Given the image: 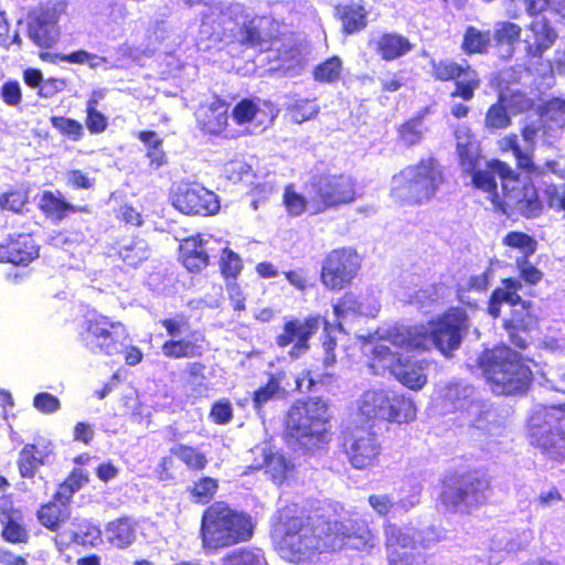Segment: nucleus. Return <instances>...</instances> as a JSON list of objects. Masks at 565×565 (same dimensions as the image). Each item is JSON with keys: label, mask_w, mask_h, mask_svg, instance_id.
I'll use <instances>...</instances> for the list:
<instances>
[{"label": "nucleus", "mask_w": 565, "mask_h": 565, "mask_svg": "<svg viewBox=\"0 0 565 565\" xmlns=\"http://www.w3.org/2000/svg\"><path fill=\"white\" fill-rule=\"evenodd\" d=\"M252 519L224 502L210 505L201 519L200 537L206 553L246 542L253 536Z\"/></svg>", "instance_id": "obj_4"}, {"label": "nucleus", "mask_w": 565, "mask_h": 565, "mask_svg": "<svg viewBox=\"0 0 565 565\" xmlns=\"http://www.w3.org/2000/svg\"><path fill=\"white\" fill-rule=\"evenodd\" d=\"M407 38L397 33H385L376 42V52L385 61L398 58L412 50Z\"/></svg>", "instance_id": "obj_28"}, {"label": "nucleus", "mask_w": 565, "mask_h": 565, "mask_svg": "<svg viewBox=\"0 0 565 565\" xmlns=\"http://www.w3.org/2000/svg\"><path fill=\"white\" fill-rule=\"evenodd\" d=\"M0 519L2 522H4L6 520L8 521L2 532V535L7 541L15 543L23 542L25 540V530L21 527L20 524L14 522L12 518L8 514V512L6 514H1Z\"/></svg>", "instance_id": "obj_58"}, {"label": "nucleus", "mask_w": 565, "mask_h": 565, "mask_svg": "<svg viewBox=\"0 0 565 565\" xmlns=\"http://www.w3.org/2000/svg\"><path fill=\"white\" fill-rule=\"evenodd\" d=\"M511 125V118L501 104V99L489 107L484 117V126L489 130L505 129Z\"/></svg>", "instance_id": "obj_43"}, {"label": "nucleus", "mask_w": 565, "mask_h": 565, "mask_svg": "<svg viewBox=\"0 0 565 565\" xmlns=\"http://www.w3.org/2000/svg\"><path fill=\"white\" fill-rule=\"evenodd\" d=\"M479 365L498 395L522 394L532 381L530 366L507 345L484 351L479 358Z\"/></svg>", "instance_id": "obj_5"}, {"label": "nucleus", "mask_w": 565, "mask_h": 565, "mask_svg": "<svg viewBox=\"0 0 565 565\" xmlns=\"http://www.w3.org/2000/svg\"><path fill=\"white\" fill-rule=\"evenodd\" d=\"M556 38V31L544 17H536L531 22L523 40L529 58L527 71L535 72L541 76L552 73V64L548 61H543L542 57L544 52L554 44Z\"/></svg>", "instance_id": "obj_16"}, {"label": "nucleus", "mask_w": 565, "mask_h": 565, "mask_svg": "<svg viewBox=\"0 0 565 565\" xmlns=\"http://www.w3.org/2000/svg\"><path fill=\"white\" fill-rule=\"evenodd\" d=\"M56 6L43 8L29 24V38L40 47H51L58 38Z\"/></svg>", "instance_id": "obj_20"}, {"label": "nucleus", "mask_w": 565, "mask_h": 565, "mask_svg": "<svg viewBox=\"0 0 565 565\" xmlns=\"http://www.w3.org/2000/svg\"><path fill=\"white\" fill-rule=\"evenodd\" d=\"M490 33L481 32L476 28H468L463 39V50L469 53H482L490 44Z\"/></svg>", "instance_id": "obj_45"}, {"label": "nucleus", "mask_w": 565, "mask_h": 565, "mask_svg": "<svg viewBox=\"0 0 565 565\" xmlns=\"http://www.w3.org/2000/svg\"><path fill=\"white\" fill-rule=\"evenodd\" d=\"M394 330L379 335V342L373 348V359L370 367L374 374L390 371L394 377L411 390H420L427 382V376L420 363H412L403 360L398 352H394L391 345L395 347L388 338Z\"/></svg>", "instance_id": "obj_12"}, {"label": "nucleus", "mask_w": 565, "mask_h": 565, "mask_svg": "<svg viewBox=\"0 0 565 565\" xmlns=\"http://www.w3.org/2000/svg\"><path fill=\"white\" fill-rule=\"evenodd\" d=\"M12 43L20 44L21 38L18 31L10 33V24L4 12H0V45L9 47Z\"/></svg>", "instance_id": "obj_63"}, {"label": "nucleus", "mask_w": 565, "mask_h": 565, "mask_svg": "<svg viewBox=\"0 0 565 565\" xmlns=\"http://www.w3.org/2000/svg\"><path fill=\"white\" fill-rule=\"evenodd\" d=\"M480 86V79L475 70H472L468 64H466V68L456 79V89L451 93L452 97H461L465 100H470L473 98L475 90Z\"/></svg>", "instance_id": "obj_40"}, {"label": "nucleus", "mask_w": 565, "mask_h": 565, "mask_svg": "<svg viewBox=\"0 0 565 565\" xmlns=\"http://www.w3.org/2000/svg\"><path fill=\"white\" fill-rule=\"evenodd\" d=\"M543 121L539 118L536 120L526 121L522 127V138L525 143L523 150L532 157L534 151L535 142L540 131L543 129Z\"/></svg>", "instance_id": "obj_52"}, {"label": "nucleus", "mask_w": 565, "mask_h": 565, "mask_svg": "<svg viewBox=\"0 0 565 565\" xmlns=\"http://www.w3.org/2000/svg\"><path fill=\"white\" fill-rule=\"evenodd\" d=\"M473 184L489 193L492 204L504 213H519L525 217H535L541 213L542 203L531 183L520 181L515 172L504 162H489L484 169H477Z\"/></svg>", "instance_id": "obj_1"}, {"label": "nucleus", "mask_w": 565, "mask_h": 565, "mask_svg": "<svg viewBox=\"0 0 565 565\" xmlns=\"http://www.w3.org/2000/svg\"><path fill=\"white\" fill-rule=\"evenodd\" d=\"M210 416L216 424H227L233 416V408L231 403L226 399L214 403L211 408Z\"/></svg>", "instance_id": "obj_61"}, {"label": "nucleus", "mask_w": 565, "mask_h": 565, "mask_svg": "<svg viewBox=\"0 0 565 565\" xmlns=\"http://www.w3.org/2000/svg\"><path fill=\"white\" fill-rule=\"evenodd\" d=\"M444 182L441 167L434 158L407 166L392 180V195L408 204H424L435 196Z\"/></svg>", "instance_id": "obj_7"}, {"label": "nucleus", "mask_w": 565, "mask_h": 565, "mask_svg": "<svg viewBox=\"0 0 565 565\" xmlns=\"http://www.w3.org/2000/svg\"><path fill=\"white\" fill-rule=\"evenodd\" d=\"M328 406L320 397L308 398L294 405L287 416L288 443L311 451L327 443Z\"/></svg>", "instance_id": "obj_6"}, {"label": "nucleus", "mask_w": 565, "mask_h": 565, "mask_svg": "<svg viewBox=\"0 0 565 565\" xmlns=\"http://www.w3.org/2000/svg\"><path fill=\"white\" fill-rule=\"evenodd\" d=\"M250 170V166L242 160H232L224 167L225 175L234 182L247 179Z\"/></svg>", "instance_id": "obj_59"}, {"label": "nucleus", "mask_w": 565, "mask_h": 565, "mask_svg": "<svg viewBox=\"0 0 565 565\" xmlns=\"http://www.w3.org/2000/svg\"><path fill=\"white\" fill-rule=\"evenodd\" d=\"M105 536L111 545L126 548L136 540V526L130 519L120 518L107 524Z\"/></svg>", "instance_id": "obj_27"}, {"label": "nucleus", "mask_w": 565, "mask_h": 565, "mask_svg": "<svg viewBox=\"0 0 565 565\" xmlns=\"http://www.w3.org/2000/svg\"><path fill=\"white\" fill-rule=\"evenodd\" d=\"M343 447L350 459H374L380 455V444L366 431L347 437Z\"/></svg>", "instance_id": "obj_25"}, {"label": "nucleus", "mask_w": 565, "mask_h": 565, "mask_svg": "<svg viewBox=\"0 0 565 565\" xmlns=\"http://www.w3.org/2000/svg\"><path fill=\"white\" fill-rule=\"evenodd\" d=\"M359 411L367 419L407 423L416 417L414 403L393 391L376 387L365 391L359 401Z\"/></svg>", "instance_id": "obj_13"}, {"label": "nucleus", "mask_w": 565, "mask_h": 565, "mask_svg": "<svg viewBox=\"0 0 565 565\" xmlns=\"http://www.w3.org/2000/svg\"><path fill=\"white\" fill-rule=\"evenodd\" d=\"M493 278V270L489 267L484 271L478 275H472L467 281V289L475 291H483Z\"/></svg>", "instance_id": "obj_64"}, {"label": "nucleus", "mask_w": 565, "mask_h": 565, "mask_svg": "<svg viewBox=\"0 0 565 565\" xmlns=\"http://www.w3.org/2000/svg\"><path fill=\"white\" fill-rule=\"evenodd\" d=\"M531 443L545 451L565 449V404L543 406L530 418Z\"/></svg>", "instance_id": "obj_14"}, {"label": "nucleus", "mask_w": 565, "mask_h": 565, "mask_svg": "<svg viewBox=\"0 0 565 565\" xmlns=\"http://www.w3.org/2000/svg\"><path fill=\"white\" fill-rule=\"evenodd\" d=\"M490 492V478L482 472L470 471L447 479L440 498L448 510L470 513L487 502Z\"/></svg>", "instance_id": "obj_9"}, {"label": "nucleus", "mask_w": 565, "mask_h": 565, "mask_svg": "<svg viewBox=\"0 0 565 565\" xmlns=\"http://www.w3.org/2000/svg\"><path fill=\"white\" fill-rule=\"evenodd\" d=\"M52 454V444L50 440L40 437L35 444L26 445L22 450L24 459H43Z\"/></svg>", "instance_id": "obj_57"}, {"label": "nucleus", "mask_w": 565, "mask_h": 565, "mask_svg": "<svg viewBox=\"0 0 565 565\" xmlns=\"http://www.w3.org/2000/svg\"><path fill=\"white\" fill-rule=\"evenodd\" d=\"M522 29L520 25L501 21L494 26L493 39L499 45H507V55L511 56L513 53V45L520 41Z\"/></svg>", "instance_id": "obj_38"}, {"label": "nucleus", "mask_w": 565, "mask_h": 565, "mask_svg": "<svg viewBox=\"0 0 565 565\" xmlns=\"http://www.w3.org/2000/svg\"><path fill=\"white\" fill-rule=\"evenodd\" d=\"M540 119L544 121H551L558 128L565 124V100L554 98L548 100L542 108Z\"/></svg>", "instance_id": "obj_46"}, {"label": "nucleus", "mask_w": 565, "mask_h": 565, "mask_svg": "<svg viewBox=\"0 0 565 565\" xmlns=\"http://www.w3.org/2000/svg\"><path fill=\"white\" fill-rule=\"evenodd\" d=\"M172 203L184 214L213 215L220 210L216 194L198 183L179 184L172 194Z\"/></svg>", "instance_id": "obj_18"}, {"label": "nucleus", "mask_w": 565, "mask_h": 565, "mask_svg": "<svg viewBox=\"0 0 565 565\" xmlns=\"http://www.w3.org/2000/svg\"><path fill=\"white\" fill-rule=\"evenodd\" d=\"M40 206L47 216L55 217L57 220L64 218L68 213L82 211L81 207H76L67 203L61 195H56L49 191H45L42 194Z\"/></svg>", "instance_id": "obj_35"}, {"label": "nucleus", "mask_w": 565, "mask_h": 565, "mask_svg": "<svg viewBox=\"0 0 565 565\" xmlns=\"http://www.w3.org/2000/svg\"><path fill=\"white\" fill-rule=\"evenodd\" d=\"M284 203L289 214L298 216L306 209L309 210L310 199L306 200L305 196L294 191L292 186H287L284 194Z\"/></svg>", "instance_id": "obj_51"}, {"label": "nucleus", "mask_w": 565, "mask_h": 565, "mask_svg": "<svg viewBox=\"0 0 565 565\" xmlns=\"http://www.w3.org/2000/svg\"><path fill=\"white\" fill-rule=\"evenodd\" d=\"M384 536L390 565H422L420 556L413 552L416 544L413 529L388 523Z\"/></svg>", "instance_id": "obj_19"}, {"label": "nucleus", "mask_w": 565, "mask_h": 565, "mask_svg": "<svg viewBox=\"0 0 565 565\" xmlns=\"http://www.w3.org/2000/svg\"><path fill=\"white\" fill-rule=\"evenodd\" d=\"M361 267V257L350 247L331 250L323 260L321 282L331 290H341L356 276Z\"/></svg>", "instance_id": "obj_17"}, {"label": "nucleus", "mask_w": 565, "mask_h": 565, "mask_svg": "<svg viewBox=\"0 0 565 565\" xmlns=\"http://www.w3.org/2000/svg\"><path fill=\"white\" fill-rule=\"evenodd\" d=\"M292 461H265V473L269 476V478L275 483H282L287 480L292 471H294Z\"/></svg>", "instance_id": "obj_50"}, {"label": "nucleus", "mask_w": 565, "mask_h": 565, "mask_svg": "<svg viewBox=\"0 0 565 565\" xmlns=\"http://www.w3.org/2000/svg\"><path fill=\"white\" fill-rule=\"evenodd\" d=\"M217 489V481L212 478H202L194 483L192 494L199 503L209 502Z\"/></svg>", "instance_id": "obj_54"}, {"label": "nucleus", "mask_w": 565, "mask_h": 565, "mask_svg": "<svg viewBox=\"0 0 565 565\" xmlns=\"http://www.w3.org/2000/svg\"><path fill=\"white\" fill-rule=\"evenodd\" d=\"M333 309L335 316L344 321L350 316H375L379 311V306L376 303L365 305L355 295L348 292Z\"/></svg>", "instance_id": "obj_30"}, {"label": "nucleus", "mask_w": 565, "mask_h": 565, "mask_svg": "<svg viewBox=\"0 0 565 565\" xmlns=\"http://www.w3.org/2000/svg\"><path fill=\"white\" fill-rule=\"evenodd\" d=\"M162 353L170 359H191L202 355V347L191 339H171L162 345Z\"/></svg>", "instance_id": "obj_33"}, {"label": "nucleus", "mask_w": 565, "mask_h": 565, "mask_svg": "<svg viewBox=\"0 0 565 565\" xmlns=\"http://www.w3.org/2000/svg\"><path fill=\"white\" fill-rule=\"evenodd\" d=\"M342 70V62L339 57L333 56L319 64L315 71V79L321 83H332L338 81Z\"/></svg>", "instance_id": "obj_44"}, {"label": "nucleus", "mask_w": 565, "mask_h": 565, "mask_svg": "<svg viewBox=\"0 0 565 565\" xmlns=\"http://www.w3.org/2000/svg\"><path fill=\"white\" fill-rule=\"evenodd\" d=\"M38 256L33 238L26 234L9 238L0 244V262L14 265H28Z\"/></svg>", "instance_id": "obj_22"}, {"label": "nucleus", "mask_w": 565, "mask_h": 565, "mask_svg": "<svg viewBox=\"0 0 565 565\" xmlns=\"http://www.w3.org/2000/svg\"><path fill=\"white\" fill-rule=\"evenodd\" d=\"M499 146L502 151L511 150L516 159L519 168L531 174L542 175L545 173V169L553 173H558V163L556 161H547L544 167L536 166L533 162L531 156L524 152V150L520 147L519 138L514 134L508 135L500 139Z\"/></svg>", "instance_id": "obj_24"}, {"label": "nucleus", "mask_w": 565, "mask_h": 565, "mask_svg": "<svg viewBox=\"0 0 565 565\" xmlns=\"http://www.w3.org/2000/svg\"><path fill=\"white\" fill-rule=\"evenodd\" d=\"M355 199V182L347 174L323 175L311 184L309 211L311 214L347 204Z\"/></svg>", "instance_id": "obj_15"}, {"label": "nucleus", "mask_w": 565, "mask_h": 565, "mask_svg": "<svg viewBox=\"0 0 565 565\" xmlns=\"http://www.w3.org/2000/svg\"><path fill=\"white\" fill-rule=\"evenodd\" d=\"M431 67V74L436 79L451 81L457 79V77H460V75L466 68V65L446 60L439 62L433 61Z\"/></svg>", "instance_id": "obj_47"}, {"label": "nucleus", "mask_w": 565, "mask_h": 565, "mask_svg": "<svg viewBox=\"0 0 565 565\" xmlns=\"http://www.w3.org/2000/svg\"><path fill=\"white\" fill-rule=\"evenodd\" d=\"M71 515L67 504L58 503L56 501L50 502L41 507L38 512V518L42 525L55 531L64 523Z\"/></svg>", "instance_id": "obj_34"}, {"label": "nucleus", "mask_w": 565, "mask_h": 565, "mask_svg": "<svg viewBox=\"0 0 565 565\" xmlns=\"http://www.w3.org/2000/svg\"><path fill=\"white\" fill-rule=\"evenodd\" d=\"M280 392V380L276 376H271L267 384L254 393V407L257 409L258 413H260L262 407L269 402L270 399L275 398Z\"/></svg>", "instance_id": "obj_49"}, {"label": "nucleus", "mask_w": 565, "mask_h": 565, "mask_svg": "<svg viewBox=\"0 0 565 565\" xmlns=\"http://www.w3.org/2000/svg\"><path fill=\"white\" fill-rule=\"evenodd\" d=\"M503 244L519 249L524 256L533 254L536 249V242L527 234L510 232L503 237Z\"/></svg>", "instance_id": "obj_48"}, {"label": "nucleus", "mask_w": 565, "mask_h": 565, "mask_svg": "<svg viewBox=\"0 0 565 565\" xmlns=\"http://www.w3.org/2000/svg\"><path fill=\"white\" fill-rule=\"evenodd\" d=\"M339 18L342 21L345 33L351 34L360 31L366 25V11L358 2H349L337 8Z\"/></svg>", "instance_id": "obj_32"}, {"label": "nucleus", "mask_w": 565, "mask_h": 565, "mask_svg": "<svg viewBox=\"0 0 565 565\" xmlns=\"http://www.w3.org/2000/svg\"><path fill=\"white\" fill-rule=\"evenodd\" d=\"M227 106L222 102H215L199 113V120L204 130L210 134L221 132L227 124Z\"/></svg>", "instance_id": "obj_31"}, {"label": "nucleus", "mask_w": 565, "mask_h": 565, "mask_svg": "<svg viewBox=\"0 0 565 565\" xmlns=\"http://www.w3.org/2000/svg\"><path fill=\"white\" fill-rule=\"evenodd\" d=\"M26 202L25 194L20 191H12L0 195V207L2 210L21 212Z\"/></svg>", "instance_id": "obj_60"}, {"label": "nucleus", "mask_w": 565, "mask_h": 565, "mask_svg": "<svg viewBox=\"0 0 565 565\" xmlns=\"http://www.w3.org/2000/svg\"><path fill=\"white\" fill-rule=\"evenodd\" d=\"M469 329L465 310L451 308L427 326L395 328L388 340L395 348L429 350L435 347L444 355L458 350Z\"/></svg>", "instance_id": "obj_3"}, {"label": "nucleus", "mask_w": 565, "mask_h": 565, "mask_svg": "<svg viewBox=\"0 0 565 565\" xmlns=\"http://www.w3.org/2000/svg\"><path fill=\"white\" fill-rule=\"evenodd\" d=\"M211 236L198 235L184 239L180 245V258L189 271H200L206 267L211 247Z\"/></svg>", "instance_id": "obj_21"}, {"label": "nucleus", "mask_w": 565, "mask_h": 565, "mask_svg": "<svg viewBox=\"0 0 565 565\" xmlns=\"http://www.w3.org/2000/svg\"><path fill=\"white\" fill-rule=\"evenodd\" d=\"M291 121L301 124L319 113V106L309 99H292L286 106Z\"/></svg>", "instance_id": "obj_41"}, {"label": "nucleus", "mask_w": 565, "mask_h": 565, "mask_svg": "<svg viewBox=\"0 0 565 565\" xmlns=\"http://www.w3.org/2000/svg\"><path fill=\"white\" fill-rule=\"evenodd\" d=\"M278 551L289 562H303L313 555L334 551L342 544L339 533H331V522L320 514L291 518L281 523Z\"/></svg>", "instance_id": "obj_2"}, {"label": "nucleus", "mask_w": 565, "mask_h": 565, "mask_svg": "<svg viewBox=\"0 0 565 565\" xmlns=\"http://www.w3.org/2000/svg\"><path fill=\"white\" fill-rule=\"evenodd\" d=\"M265 113L259 108L258 104L253 99H242L233 110L232 118L238 126H244L246 134H253L255 129L263 124Z\"/></svg>", "instance_id": "obj_26"}, {"label": "nucleus", "mask_w": 565, "mask_h": 565, "mask_svg": "<svg viewBox=\"0 0 565 565\" xmlns=\"http://www.w3.org/2000/svg\"><path fill=\"white\" fill-rule=\"evenodd\" d=\"M321 324H324V340L322 343L324 351L323 363L326 366H331L335 363V354L333 351L337 345V339L333 334L338 331H342V322L333 327L320 317H310L303 321H289L285 324L284 332L277 337V344L284 348L294 343L290 355L298 358L308 349V340L317 332Z\"/></svg>", "instance_id": "obj_11"}, {"label": "nucleus", "mask_w": 565, "mask_h": 565, "mask_svg": "<svg viewBox=\"0 0 565 565\" xmlns=\"http://www.w3.org/2000/svg\"><path fill=\"white\" fill-rule=\"evenodd\" d=\"M33 405L42 413H54L60 408V401L50 393H39L33 399Z\"/></svg>", "instance_id": "obj_62"}, {"label": "nucleus", "mask_w": 565, "mask_h": 565, "mask_svg": "<svg viewBox=\"0 0 565 565\" xmlns=\"http://www.w3.org/2000/svg\"><path fill=\"white\" fill-rule=\"evenodd\" d=\"M139 140L147 148V157L150 160L151 167L158 169L166 163V153L162 149V139L156 131H140L138 134Z\"/></svg>", "instance_id": "obj_37"}, {"label": "nucleus", "mask_w": 565, "mask_h": 565, "mask_svg": "<svg viewBox=\"0 0 565 565\" xmlns=\"http://www.w3.org/2000/svg\"><path fill=\"white\" fill-rule=\"evenodd\" d=\"M220 266L226 278H236L242 270V260L237 254L231 249L224 248Z\"/></svg>", "instance_id": "obj_53"}, {"label": "nucleus", "mask_w": 565, "mask_h": 565, "mask_svg": "<svg viewBox=\"0 0 565 565\" xmlns=\"http://www.w3.org/2000/svg\"><path fill=\"white\" fill-rule=\"evenodd\" d=\"M520 288L521 282L518 279H504L502 286L493 290L488 312L493 318H498L502 303L513 306L510 318L504 320V329L512 344L525 349L529 343V333L536 327V318L531 312L529 303L521 300L518 294Z\"/></svg>", "instance_id": "obj_8"}, {"label": "nucleus", "mask_w": 565, "mask_h": 565, "mask_svg": "<svg viewBox=\"0 0 565 565\" xmlns=\"http://www.w3.org/2000/svg\"><path fill=\"white\" fill-rule=\"evenodd\" d=\"M51 122L54 128L74 140L79 139L83 135V126L74 119L65 117H52Z\"/></svg>", "instance_id": "obj_55"}, {"label": "nucleus", "mask_w": 565, "mask_h": 565, "mask_svg": "<svg viewBox=\"0 0 565 565\" xmlns=\"http://www.w3.org/2000/svg\"><path fill=\"white\" fill-rule=\"evenodd\" d=\"M457 151L461 160L463 170L471 171L476 168V153L470 136L467 132L458 130L456 132Z\"/></svg>", "instance_id": "obj_42"}, {"label": "nucleus", "mask_w": 565, "mask_h": 565, "mask_svg": "<svg viewBox=\"0 0 565 565\" xmlns=\"http://www.w3.org/2000/svg\"><path fill=\"white\" fill-rule=\"evenodd\" d=\"M220 565H267V563L260 550L243 547L221 557Z\"/></svg>", "instance_id": "obj_36"}, {"label": "nucleus", "mask_w": 565, "mask_h": 565, "mask_svg": "<svg viewBox=\"0 0 565 565\" xmlns=\"http://www.w3.org/2000/svg\"><path fill=\"white\" fill-rule=\"evenodd\" d=\"M331 533H339L343 537L338 548L349 546L351 548L367 551L374 547L375 536L364 522H354L347 526L339 522L331 523Z\"/></svg>", "instance_id": "obj_23"}, {"label": "nucleus", "mask_w": 565, "mask_h": 565, "mask_svg": "<svg viewBox=\"0 0 565 565\" xmlns=\"http://www.w3.org/2000/svg\"><path fill=\"white\" fill-rule=\"evenodd\" d=\"M119 255L127 265L138 266L149 257V245L142 238H134L121 246Z\"/></svg>", "instance_id": "obj_39"}, {"label": "nucleus", "mask_w": 565, "mask_h": 565, "mask_svg": "<svg viewBox=\"0 0 565 565\" xmlns=\"http://www.w3.org/2000/svg\"><path fill=\"white\" fill-rule=\"evenodd\" d=\"M399 137L407 146H414L422 139V121L420 119H413L399 128Z\"/></svg>", "instance_id": "obj_56"}, {"label": "nucleus", "mask_w": 565, "mask_h": 565, "mask_svg": "<svg viewBox=\"0 0 565 565\" xmlns=\"http://www.w3.org/2000/svg\"><path fill=\"white\" fill-rule=\"evenodd\" d=\"M473 388L466 384L449 383L438 392V398L444 403L443 408L446 413L463 408L468 404Z\"/></svg>", "instance_id": "obj_29"}, {"label": "nucleus", "mask_w": 565, "mask_h": 565, "mask_svg": "<svg viewBox=\"0 0 565 565\" xmlns=\"http://www.w3.org/2000/svg\"><path fill=\"white\" fill-rule=\"evenodd\" d=\"M129 340L126 327L104 315L87 316L79 331V341L95 355L120 354Z\"/></svg>", "instance_id": "obj_10"}]
</instances>
